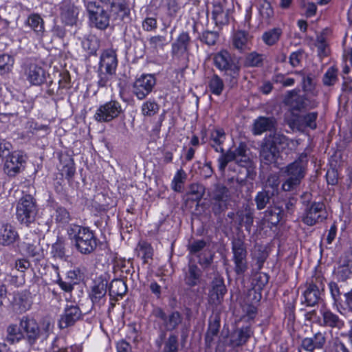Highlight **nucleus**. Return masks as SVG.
Returning a JSON list of instances; mask_svg holds the SVG:
<instances>
[{
	"instance_id": "680f3d73",
	"label": "nucleus",
	"mask_w": 352,
	"mask_h": 352,
	"mask_svg": "<svg viewBox=\"0 0 352 352\" xmlns=\"http://www.w3.org/2000/svg\"><path fill=\"white\" fill-rule=\"evenodd\" d=\"M17 271L12 270L10 275H8L6 280L8 281L11 285L15 287L22 285L25 283V274H21L20 276L16 274Z\"/></svg>"
},
{
	"instance_id": "aec40b11",
	"label": "nucleus",
	"mask_w": 352,
	"mask_h": 352,
	"mask_svg": "<svg viewBox=\"0 0 352 352\" xmlns=\"http://www.w3.org/2000/svg\"><path fill=\"white\" fill-rule=\"evenodd\" d=\"M82 318V313L78 305H67L60 316L58 324L61 329L68 328Z\"/></svg>"
},
{
	"instance_id": "dca6fc26",
	"label": "nucleus",
	"mask_w": 352,
	"mask_h": 352,
	"mask_svg": "<svg viewBox=\"0 0 352 352\" xmlns=\"http://www.w3.org/2000/svg\"><path fill=\"white\" fill-rule=\"evenodd\" d=\"M122 113L121 104L116 100H111L100 105L96 110L94 117L98 121L108 122L118 117Z\"/></svg>"
},
{
	"instance_id": "412c9836",
	"label": "nucleus",
	"mask_w": 352,
	"mask_h": 352,
	"mask_svg": "<svg viewBox=\"0 0 352 352\" xmlns=\"http://www.w3.org/2000/svg\"><path fill=\"white\" fill-rule=\"evenodd\" d=\"M327 342L326 332L318 331L311 337H305L301 341V348L307 352L322 350Z\"/></svg>"
},
{
	"instance_id": "6e6d98bb",
	"label": "nucleus",
	"mask_w": 352,
	"mask_h": 352,
	"mask_svg": "<svg viewBox=\"0 0 352 352\" xmlns=\"http://www.w3.org/2000/svg\"><path fill=\"white\" fill-rule=\"evenodd\" d=\"M345 300L342 302V308L338 309L340 314L351 313L352 314V289L344 294Z\"/></svg>"
},
{
	"instance_id": "423d86ee",
	"label": "nucleus",
	"mask_w": 352,
	"mask_h": 352,
	"mask_svg": "<svg viewBox=\"0 0 352 352\" xmlns=\"http://www.w3.org/2000/svg\"><path fill=\"white\" fill-rule=\"evenodd\" d=\"M326 206L323 201L308 203L301 215V221L307 226H314L322 223L327 218Z\"/></svg>"
},
{
	"instance_id": "b1692460",
	"label": "nucleus",
	"mask_w": 352,
	"mask_h": 352,
	"mask_svg": "<svg viewBox=\"0 0 352 352\" xmlns=\"http://www.w3.org/2000/svg\"><path fill=\"white\" fill-rule=\"evenodd\" d=\"M125 278H119L113 279L109 286V295L111 300L116 302L122 298L128 291Z\"/></svg>"
},
{
	"instance_id": "4d7b16f0",
	"label": "nucleus",
	"mask_w": 352,
	"mask_h": 352,
	"mask_svg": "<svg viewBox=\"0 0 352 352\" xmlns=\"http://www.w3.org/2000/svg\"><path fill=\"white\" fill-rule=\"evenodd\" d=\"M207 242L204 239H197L194 240L188 246V250L192 255H197L201 251H202L206 246Z\"/></svg>"
},
{
	"instance_id": "1a4fd4ad",
	"label": "nucleus",
	"mask_w": 352,
	"mask_h": 352,
	"mask_svg": "<svg viewBox=\"0 0 352 352\" xmlns=\"http://www.w3.org/2000/svg\"><path fill=\"white\" fill-rule=\"evenodd\" d=\"M213 62L217 69L224 72L232 79H236L239 76L240 67L231 58L226 50H221L213 56Z\"/></svg>"
},
{
	"instance_id": "6e6552de",
	"label": "nucleus",
	"mask_w": 352,
	"mask_h": 352,
	"mask_svg": "<svg viewBox=\"0 0 352 352\" xmlns=\"http://www.w3.org/2000/svg\"><path fill=\"white\" fill-rule=\"evenodd\" d=\"M23 338L30 347L34 346L41 336V329L38 322L28 315L23 316L19 321Z\"/></svg>"
},
{
	"instance_id": "bb28decb",
	"label": "nucleus",
	"mask_w": 352,
	"mask_h": 352,
	"mask_svg": "<svg viewBox=\"0 0 352 352\" xmlns=\"http://www.w3.org/2000/svg\"><path fill=\"white\" fill-rule=\"evenodd\" d=\"M25 25L29 27L38 38H42L45 32V23L38 14H30L25 21Z\"/></svg>"
},
{
	"instance_id": "ddd939ff",
	"label": "nucleus",
	"mask_w": 352,
	"mask_h": 352,
	"mask_svg": "<svg viewBox=\"0 0 352 352\" xmlns=\"http://www.w3.org/2000/svg\"><path fill=\"white\" fill-rule=\"evenodd\" d=\"M87 10L91 24L94 27L104 30L109 23V17L104 9L94 2L87 4Z\"/></svg>"
},
{
	"instance_id": "0eeeda50",
	"label": "nucleus",
	"mask_w": 352,
	"mask_h": 352,
	"mask_svg": "<svg viewBox=\"0 0 352 352\" xmlns=\"http://www.w3.org/2000/svg\"><path fill=\"white\" fill-rule=\"evenodd\" d=\"M48 267H50L54 274V276L51 278L52 283L58 285L60 289L65 293H72L75 285L80 283L79 270H69L63 280L60 276L58 265L51 264Z\"/></svg>"
},
{
	"instance_id": "338daca9",
	"label": "nucleus",
	"mask_w": 352,
	"mask_h": 352,
	"mask_svg": "<svg viewBox=\"0 0 352 352\" xmlns=\"http://www.w3.org/2000/svg\"><path fill=\"white\" fill-rule=\"evenodd\" d=\"M228 201H211V209L215 216H219L228 209Z\"/></svg>"
},
{
	"instance_id": "f704fd0d",
	"label": "nucleus",
	"mask_w": 352,
	"mask_h": 352,
	"mask_svg": "<svg viewBox=\"0 0 352 352\" xmlns=\"http://www.w3.org/2000/svg\"><path fill=\"white\" fill-rule=\"evenodd\" d=\"M183 320L182 314L178 311H173L167 316L163 325L166 331H173L177 329Z\"/></svg>"
},
{
	"instance_id": "c85d7f7f",
	"label": "nucleus",
	"mask_w": 352,
	"mask_h": 352,
	"mask_svg": "<svg viewBox=\"0 0 352 352\" xmlns=\"http://www.w3.org/2000/svg\"><path fill=\"white\" fill-rule=\"evenodd\" d=\"M117 58L113 51H105L102 53L100 65L101 68H104L106 72L109 74H113L117 67Z\"/></svg>"
},
{
	"instance_id": "bf43d9fd",
	"label": "nucleus",
	"mask_w": 352,
	"mask_h": 352,
	"mask_svg": "<svg viewBox=\"0 0 352 352\" xmlns=\"http://www.w3.org/2000/svg\"><path fill=\"white\" fill-rule=\"evenodd\" d=\"M159 110L158 104L153 101H146L142 106V114L145 116H152Z\"/></svg>"
},
{
	"instance_id": "a18cd8bd",
	"label": "nucleus",
	"mask_w": 352,
	"mask_h": 352,
	"mask_svg": "<svg viewBox=\"0 0 352 352\" xmlns=\"http://www.w3.org/2000/svg\"><path fill=\"white\" fill-rule=\"evenodd\" d=\"M179 340L177 335L170 333L165 340L162 352H178Z\"/></svg>"
},
{
	"instance_id": "6ab92c4d",
	"label": "nucleus",
	"mask_w": 352,
	"mask_h": 352,
	"mask_svg": "<svg viewBox=\"0 0 352 352\" xmlns=\"http://www.w3.org/2000/svg\"><path fill=\"white\" fill-rule=\"evenodd\" d=\"M23 76L32 85H39L45 80L44 69L36 63H28L24 65Z\"/></svg>"
},
{
	"instance_id": "0e129e2a",
	"label": "nucleus",
	"mask_w": 352,
	"mask_h": 352,
	"mask_svg": "<svg viewBox=\"0 0 352 352\" xmlns=\"http://www.w3.org/2000/svg\"><path fill=\"white\" fill-rule=\"evenodd\" d=\"M14 63V60L12 56L8 54L1 56V72H10L13 68Z\"/></svg>"
},
{
	"instance_id": "7ed1b4c3",
	"label": "nucleus",
	"mask_w": 352,
	"mask_h": 352,
	"mask_svg": "<svg viewBox=\"0 0 352 352\" xmlns=\"http://www.w3.org/2000/svg\"><path fill=\"white\" fill-rule=\"evenodd\" d=\"M325 278L322 273H315L305 283V289L300 297L301 304L305 307H314L322 300L324 290Z\"/></svg>"
},
{
	"instance_id": "864d4df0",
	"label": "nucleus",
	"mask_w": 352,
	"mask_h": 352,
	"mask_svg": "<svg viewBox=\"0 0 352 352\" xmlns=\"http://www.w3.org/2000/svg\"><path fill=\"white\" fill-rule=\"evenodd\" d=\"M211 134L212 137L210 142L211 146L216 152L223 153L224 149L222 144L226 139V133H216L215 136H213V133Z\"/></svg>"
},
{
	"instance_id": "79ce46f5",
	"label": "nucleus",
	"mask_w": 352,
	"mask_h": 352,
	"mask_svg": "<svg viewBox=\"0 0 352 352\" xmlns=\"http://www.w3.org/2000/svg\"><path fill=\"white\" fill-rule=\"evenodd\" d=\"M248 34L245 32H237L233 36V45L238 50H243L248 48Z\"/></svg>"
},
{
	"instance_id": "20e7f679",
	"label": "nucleus",
	"mask_w": 352,
	"mask_h": 352,
	"mask_svg": "<svg viewBox=\"0 0 352 352\" xmlns=\"http://www.w3.org/2000/svg\"><path fill=\"white\" fill-rule=\"evenodd\" d=\"M287 140L283 133H270L268 139L265 137L261 149V160L268 165L277 163L280 150L285 148L284 144Z\"/></svg>"
},
{
	"instance_id": "c9c22d12",
	"label": "nucleus",
	"mask_w": 352,
	"mask_h": 352,
	"mask_svg": "<svg viewBox=\"0 0 352 352\" xmlns=\"http://www.w3.org/2000/svg\"><path fill=\"white\" fill-rule=\"evenodd\" d=\"M274 195V190L270 191L269 190L263 189L261 191L258 192L254 198L256 208L259 210L264 209L267 204L270 203Z\"/></svg>"
},
{
	"instance_id": "69168bd1",
	"label": "nucleus",
	"mask_w": 352,
	"mask_h": 352,
	"mask_svg": "<svg viewBox=\"0 0 352 352\" xmlns=\"http://www.w3.org/2000/svg\"><path fill=\"white\" fill-rule=\"evenodd\" d=\"M302 89L307 94H311L312 96H316L318 92L316 91L315 85L312 81V79L309 77H303L302 78Z\"/></svg>"
},
{
	"instance_id": "37998d69",
	"label": "nucleus",
	"mask_w": 352,
	"mask_h": 352,
	"mask_svg": "<svg viewBox=\"0 0 352 352\" xmlns=\"http://www.w3.org/2000/svg\"><path fill=\"white\" fill-rule=\"evenodd\" d=\"M212 18L217 24H226L228 21V11L225 10L221 5H214Z\"/></svg>"
},
{
	"instance_id": "09e8293b",
	"label": "nucleus",
	"mask_w": 352,
	"mask_h": 352,
	"mask_svg": "<svg viewBox=\"0 0 352 352\" xmlns=\"http://www.w3.org/2000/svg\"><path fill=\"white\" fill-rule=\"evenodd\" d=\"M234 272L238 276H243L248 270V257L232 259Z\"/></svg>"
},
{
	"instance_id": "5701e85b",
	"label": "nucleus",
	"mask_w": 352,
	"mask_h": 352,
	"mask_svg": "<svg viewBox=\"0 0 352 352\" xmlns=\"http://www.w3.org/2000/svg\"><path fill=\"white\" fill-rule=\"evenodd\" d=\"M252 333L250 326H243L236 329L230 333L228 344L232 348L241 347L246 344Z\"/></svg>"
},
{
	"instance_id": "4468645a",
	"label": "nucleus",
	"mask_w": 352,
	"mask_h": 352,
	"mask_svg": "<svg viewBox=\"0 0 352 352\" xmlns=\"http://www.w3.org/2000/svg\"><path fill=\"white\" fill-rule=\"evenodd\" d=\"M26 163V156L23 152L15 151L10 153L4 163L3 170L10 177H14Z\"/></svg>"
},
{
	"instance_id": "5fc2aeb1",
	"label": "nucleus",
	"mask_w": 352,
	"mask_h": 352,
	"mask_svg": "<svg viewBox=\"0 0 352 352\" xmlns=\"http://www.w3.org/2000/svg\"><path fill=\"white\" fill-rule=\"evenodd\" d=\"M190 194L194 196L192 199L199 201L205 192V188L202 184L198 183L191 184L189 186Z\"/></svg>"
},
{
	"instance_id": "a19ab883",
	"label": "nucleus",
	"mask_w": 352,
	"mask_h": 352,
	"mask_svg": "<svg viewBox=\"0 0 352 352\" xmlns=\"http://www.w3.org/2000/svg\"><path fill=\"white\" fill-rule=\"evenodd\" d=\"M208 87L212 94L219 96L224 89V83L219 76L213 75L208 81Z\"/></svg>"
},
{
	"instance_id": "72a5a7b5",
	"label": "nucleus",
	"mask_w": 352,
	"mask_h": 352,
	"mask_svg": "<svg viewBox=\"0 0 352 352\" xmlns=\"http://www.w3.org/2000/svg\"><path fill=\"white\" fill-rule=\"evenodd\" d=\"M232 259L248 257L247 246L240 238H234L231 242Z\"/></svg>"
},
{
	"instance_id": "473e14b6",
	"label": "nucleus",
	"mask_w": 352,
	"mask_h": 352,
	"mask_svg": "<svg viewBox=\"0 0 352 352\" xmlns=\"http://www.w3.org/2000/svg\"><path fill=\"white\" fill-rule=\"evenodd\" d=\"M202 272L196 264H190L188 271L184 276V281L186 285L192 287L200 283Z\"/></svg>"
},
{
	"instance_id": "a211bd4d",
	"label": "nucleus",
	"mask_w": 352,
	"mask_h": 352,
	"mask_svg": "<svg viewBox=\"0 0 352 352\" xmlns=\"http://www.w3.org/2000/svg\"><path fill=\"white\" fill-rule=\"evenodd\" d=\"M155 83L156 80L153 75H142L134 82L133 94L138 99L142 100L152 91Z\"/></svg>"
},
{
	"instance_id": "2f4dec72",
	"label": "nucleus",
	"mask_w": 352,
	"mask_h": 352,
	"mask_svg": "<svg viewBox=\"0 0 352 352\" xmlns=\"http://www.w3.org/2000/svg\"><path fill=\"white\" fill-rule=\"evenodd\" d=\"M3 232H1V245L9 246L19 240V235L14 226L6 223L3 226Z\"/></svg>"
},
{
	"instance_id": "39448f33",
	"label": "nucleus",
	"mask_w": 352,
	"mask_h": 352,
	"mask_svg": "<svg viewBox=\"0 0 352 352\" xmlns=\"http://www.w3.org/2000/svg\"><path fill=\"white\" fill-rule=\"evenodd\" d=\"M38 212L36 199L30 194L23 195L16 206V219L19 223L27 227L33 223Z\"/></svg>"
},
{
	"instance_id": "f257e3e1",
	"label": "nucleus",
	"mask_w": 352,
	"mask_h": 352,
	"mask_svg": "<svg viewBox=\"0 0 352 352\" xmlns=\"http://www.w3.org/2000/svg\"><path fill=\"white\" fill-rule=\"evenodd\" d=\"M67 233L74 243L76 250L84 255L95 252L100 243L96 232L88 226L72 224L68 228Z\"/></svg>"
},
{
	"instance_id": "f03ea898",
	"label": "nucleus",
	"mask_w": 352,
	"mask_h": 352,
	"mask_svg": "<svg viewBox=\"0 0 352 352\" xmlns=\"http://www.w3.org/2000/svg\"><path fill=\"white\" fill-rule=\"evenodd\" d=\"M308 162V155L304 151L299 154L294 162L282 169L283 175L286 177L282 184V189L284 191L289 192L298 188L305 177Z\"/></svg>"
},
{
	"instance_id": "c03bdc74",
	"label": "nucleus",
	"mask_w": 352,
	"mask_h": 352,
	"mask_svg": "<svg viewBox=\"0 0 352 352\" xmlns=\"http://www.w3.org/2000/svg\"><path fill=\"white\" fill-rule=\"evenodd\" d=\"M282 31L280 28H274L265 32L262 38L266 45H273L279 40Z\"/></svg>"
},
{
	"instance_id": "e433bc0d",
	"label": "nucleus",
	"mask_w": 352,
	"mask_h": 352,
	"mask_svg": "<svg viewBox=\"0 0 352 352\" xmlns=\"http://www.w3.org/2000/svg\"><path fill=\"white\" fill-rule=\"evenodd\" d=\"M328 286L333 300L332 305L338 311L339 309L342 308V302H343L340 287L338 283L334 281H331L328 284Z\"/></svg>"
},
{
	"instance_id": "393cba45",
	"label": "nucleus",
	"mask_w": 352,
	"mask_h": 352,
	"mask_svg": "<svg viewBox=\"0 0 352 352\" xmlns=\"http://www.w3.org/2000/svg\"><path fill=\"white\" fill-rule=\"evenodd\" d=\"M79 14L78 8L74 4L65 2L60 7V19L67 25L75 24Z\"/></svg>"
},
{
	"instance_id": "052dcab7",
	"label": "nucleus",
	"mask_w": 352,
	"mask_h": 352,
	"mask_svg": "<svg viewBox=\"0 0 352 352\" xmlns=\"http://www.w3.org/2000/svg\"><path fill=\"white\" fill-rule=\"evenodd\" d=\"M259 13L265 19H270L273 16L274 11L269 1L263 0L260 3Z\"/></svg>"
},
{
	"instance_id": "7c9ffc66",
	"label": "nucleus",
	"mask_w": 352,
	"mask_h": 352,
	"mask_svg": "<svg viewBox=\"0 0 352 352\" xmlns=\"http://www.w3.org/2000/svg\"><path fill=\"white\" fill-rule=\"evenodd\" d=\"M305 98L298 95L296 90L290 91L285 98V102L293 110H301L307 106Z\"/></svg>"
},
{
	"instance_id": "a878e982",
	"label": "nucleus",
	"mask_w": 352,
	"mask_h": 352,
	"mask_svg": "<svg viewBox=\"0 0 352 352\" xmlns=\"http://www.w3.org/2000/svg\"><path fill=\"white\" fill-rule=\"evenodd\" d=\"M137 256L142 261V265L148 263L149 260H153L154 250L151 243L146 240H140L135 249Z\"/></svg>"
},
{
	"instance_id": "f8f14e48",
	"label": "nucleus",
	"mask_w": 352,
	"mask_h": 352,
	"mask_svg": "<svg viewBox=\"0 0 352 352\" xmlns=\"http://www.w3.org/2000/svg\"><path fill=\"white\" fill-rule=\"evenodd\" d=\"M107 281L101 277L93 281L88 291V296L92 302V307L100 308L107 301Z\"/></svg>"
},
{
	"instance_id": "9d476101",
	"label": "nucleus",
	"mask_w": 352,
	"mask_h": 352,
	"mask_svg": "<svg viewBox=\"0 0 352 352\" xmlns=\"http://www.w3.org/2000/svg\"><path fill=\"white\" fill-rule=\"evenodd\" d=\"M239 166L236 181L241 184H245L248 182L252 183L256 178V166L249 156L237 157L234 160Z\"/></svg>"
},
{
	"instance_id": "cd10ccee",
	"label": "nucleus",
	"mask_w": 352,
	"mask_h": 352,
	"mask_svg": "<svg viewBox=\"0 0 352 352\" xmlns=\"http://www.w3.org/2000/svg\"><path fill=\"white\" fill-rule=\"evenodd\" d=\"M221 327L219 316H215L212 320H210L208 327L204 336V342L206 347L210 348L214 342V338L218 336Z\"/></svg>"
},
{
	"instance_id": "8fccbe9b",
	"label": "nucleus",
	"mask_w": 352,
	"mask_h": 352,
	"mask_svg": "<svg viewBox=\"0 0 352 352\" xmlns=\"http://www.w3.org/2000/svg\"><path fill=\"white\" fill-rule=\"evenodd\" d=\"M54 216L56 222L62 225L69 223L71 219L69 211L61 206L56 207Z\"/></svg>"
},
{
	"instance_id": "4be33fe9",
	"label": "nucleus",
	"mask_w": 352,
	"mask_h": 352,
	"mask_svg": "<svg viewBox=\"0 0 352 352\" xmlns=\"http://www.w3.org/2000/svg\"><path fill=\"white\" fill-rule=\"evenodd\" d=\"M113 268L115 273L120 272V278L127 279L129 276H132L135 272L133 266V258L126 259L125 258L116 256L113 260Z\"/></svg>"
},
{
	"instance_id": "9b49d317",
	"label": "nucleus",
	"mask_w": 352,
	"mask_h": 352,
	"mask_svg": "<svg viewBox=\"0 0 352 352\" xmlns=\"http://www.w3.org/2000/svg\"><path fill=\"white\" fill-rule=\"evenodd\" d=\"M225 280L221 275H215L210 283V288L208 291V302L216 307L220 305L225 295L227 293Z\"/></svg>"
},
{
	"instance_id": "de8ad7c7",
	"label": "nucleus",
	"mask_w": 352,
	"mask_h": 352,
	"mask_svg": "<svg viewBox=\"0 0 352 352\" xmlns=\"http://www.w3.org/2000/svg\"><path fill=\"white\" fill-rule=\"evenodd\" d=\"M228 189L223 185L217 186L212 192L211 201H228Z\"/></svg>"
},
{
	"instance_id": "13d9d810",
	"label": "nucleus",
	"mask_w": 352,
	"mask_h": 352,
	"mask_svg": "<svg viewBox=\"0 0 352 352\" xmlns=\"http://www.w3.org/2000/svg\"><path fill=\"white\" fill-rule=\"evenodd\" d=\"M338 71L333 67H329L323 77V82L325 85L331 86L334 85L338 80Z\"/></svg>"
},
{
	"instance_id": "49530a36",
	"label": "nucleus",
	"mask_w": 352,
	"mask_h": 352,
	"mask_svg": "<svg viewBox=\"0 0 352 352\" xmlns=\"http://www.w3.org/2000/svg\"><path fill=\"white\" fill-rule=\"evenodd\" d=\"M296 300L288 301L284 307L285 318L288 324H293L296 320Z\"/></svg>"
},
{
	"instance_id": "774afa93",
	"label": "nucleus",
	"mask_w": 352,
	"mask_h": 352,
	"mask_svg": "<svg viewBox=\"0 0 352 352\" xmlns=\"http://www.w3.org/2000/svg\"><path fill=\"white\" fill-rule=\"evenodd\" d=\"M83 47L89 52V53H94L98 48L97 39L94 36L85 38L82 43Z\"/></svg>"
},
{
	"instance_id": "58836bf2",
	"label": "nucleus",
	"mask_w": 352,
	"mask_h": 352,
	"mask_svg": "<svg viewBox=\"0 0 352 352\" xmlns=\"http://www.w3.org/2000/svg\"><path fill=\"white\" fill-rule=\"evenodd\" d=\"M21 340H23V338L21 327H17V325L14 324H10L7 328L6 341L9 344H14Z\"/></svg>"
},
{
	"instance_id": "e2e57ef3",
	"label": "nucleus",
	"mask_w": 352,
	"mask_h": 352,
	"mask_svg": "<svg viewBox=\"0 0 352 352\" xmlns=\"http://www.w3.org/2000/svg\"><path fill=\"white\" fill-rule=\"evenodd\" d=\"M221 153L222 154L219 156L218 159V166L220 171H224L228 163L234 160V154H231V153Z\"/></svg>"
},
{
	"instance_id": "2eb2a0df",
	"label": "nucleus",
	"mask_w": 352,
	"mask_h": 352,
	"mask_svg": "<svg viewBox=\"0 0 352 352\" xmlns=\"http://www.w3.org/2000/svg\"><path fill=\"white\" fill-rule=\"evenodd\" d=\"M319 311L320 316H318L315 322L319 326L339 329L344 326V320L338 314L333 313L330 308L323 305Z\"/></svg>"
},
{
	"instance_id": "3c124183",
	"label": "nucleus",
	"mask_w": 352,
	"mask_h": 352,
	"mask_svg": "<svg viewBox=\"0 0 352 352\" xmlns=\"http://www.w3.org/2000/svg\"><path fill=\"white\" fill-rule=\"evenodd\" d=\"M198 263L204 268H208L211 265L214 259V254L210 250H204L197 255Z\"/></svg>"
},
{
	"instance_id": "f3484780",
	"label": "nucleus",
	"mask_w": 352,
	"mask_h": 352,
	"mask_svg": "<svg viewBox=\"0 0 352 352\" xmlns=\"http://www.w3.org/2000/svg\"><path fill=\"white\" fill-rule=\"evenodd\" d=\"M3 285H1V299L8 298L12 309L19 313L25 312L31 307V302L29 300L28 296L25 292H13L12 294L9 293L7 295V292L5 293V297L3 294ZM5 292H6L5 290Z\"/></svg>"
},
{
	"instance_id": "ea45409f",
	"label": "nucleus",
	"mask_w": 352,
	"mask_h": 352,
	"mask_svg": "<svg viewBox=\"0 0 352 352\" xmlns=\"http://www.w3.org/2000/svg\"><path fill=\"white\" fill-rule=\"evenodd\" d=\"M186 179V174L183 169L178 170L171 182V188L176 192H181L184 188V184Z\"/></svg>"
},
{
	"instance_id": "4c0bfd02",
	"label": "nucleus",
	"mask_w": 352,
	"mask_h": 352,
	"mask_svg": "<svg viewBox=\"0 0 352 352\" xmlns=\"http://www.w3.org/2000/svg\"><path fill=\"white\" fill-rule=\"evenodd\" d=\"M275 122L272 118L261 117L254 122V132H266L274 129Z\"/></svg>"
},
{
	"instance_id": "603ef678",
	"label": "nucleus",
	"mask_w": 352,
	"mask_h": 352,
	"mask_svg": "<svg viewBox=\"0 0 352 352\" xmlns=\"http://www.w3.org/2000/svg\"><path fill=\"white\" fill-rule=\"evenodd\" d=\"M61 171H63L62 175H65L66 179L68 181L72 179L76 173V167L74 160L72 157L67 159V162L63 166Z\"/></svg>"
},
{
	"instance_id": "c756f323",
	"label": "nucleus",
	"mask_w": 352,
	"mask_h": 352,
	"mask_svg": "<svg viewBox=\"0 0 352 352\" xmlns=\"http://www.w3.org/2000/svg\"><path fill=\"white\" fill-rule=\"evenodd\" d=\"M50 254L52 258L67 261L69 255L67 254L66 243L62 238L58 237L51 247Z\"/></svg>"
}]
</instances>
